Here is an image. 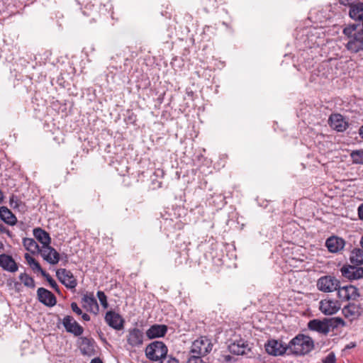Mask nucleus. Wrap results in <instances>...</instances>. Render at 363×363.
Wrapping results in <instances>:
<instances>
[{
    "label": "nucleus",
    "mask_w": 363,
    "mask_h": 363,
    "mask_svg": "<svg viewBox=\"0 0 363 363\" xmlns=\"http://www.w3.org/2000/svg\"><path fill=\"white\" fill-rule=\"evenodd\" d=\"M79 349L84 355L89 357L95 354V342L92 338L82 337L79 338Z\"/></svg>",
    "instance_id": "14"
},
{
    "label": "nucleus",
    "mask_w": 363,
    "mask_h": 363,
    "mask_svg": "<svg viewBox=\"0 0 363 363\" xmlns=\"http://www.w3.org/2000/svg\"><path fill=\"white\" fill-rule=\"evenodd\" d=\"M358 133L361 138L363 140V125L359 128Z\"/></svg>",
    "instance_id": "43"
},
{
    "label": "nucleus",
    "mask_w": 363,
    "mask_h": 363,
    "mask_svg": "<svg viewBox=\"0 0 363 363\" xmlns=\"http://www.w3.org/2000/svg\"><path fill=\"white\" fill-rule=\"evenodd\" d=\"M350 16L356 21H361L363 24V3L359 2L350 6Z\"/></svg>",
    "instance_id": "22"
},
{
    "label": "nucleus",
    "mask_w": 363,
    "mask_h": 363,
    "mask_svg": "<svg viewBox=\"0 0 363 363\" xmlns=\"http://www.w3.org/2000/svg\"><path fill=\"white\" fill-rule=\"evenodd\" d=\"M158 363H179V362L177 358L167 354L158 362Z\"/></svg>",
    "instance_id": "34"
},
{
    "label": "nucleus",
    "mask_w": 363,
    "mask_h": 363,
    "mask_svg": "<svg viewBox=\"0 0 363 363\" xmlns=\"http://www.w3.org/2000/svg\"><path fill=\"white\" fill-rule=\"evenodd\" d=\"M72 310L77 313V315L82 314V311L81 308L77 306V304L74 302L72 303L71 304Z\"/></svg>",
    "instance_id": "37"
},
{
    "label": "nucleus",
    "mask_w": 363,
    "mask_h": 363,
    "mask_svg": "<svg viewBox=\"0 0 363 363\" xmlns=\"http://www.w3.org/2000/svg\"><path fill=\"white\" fill-rule=\"evenodd\" d=\"M228 349L231 353L237 355L244 354L249 350L248 345L242 339L233 341L229 345Z\"/></svg>",
    "instance_id": "19"
},
{
    "label": "nucleus",
    "mask_w": 363,
    "mask_h": 363,
    "mask_svg": "<svg viewBox=\"0 0 363 363\" xmlns=\"http://www.w3.org/2000/svg\"><path fill=\"white\" fill-rule=\"evenodd\" d=\"M2 227H3V225L1 223H0V230H2Z\"/></svg>",
    "instance_id": "51"
},
{
    "label": "nucleus",
    "mask_w": 363,
    "mask_h": 363,
    "mask_svg": "<svg viewBox=\"0 0 363 363\" xmlns=\"http://www.w3.org/2000/svg\"><path fill=\"white\" fill-rule=\"evenodd\" d=\"M330 126L337 132H343L348 128V122L340 113L331 114L328 119Z\"/></svg>",
    "instance_id": "9"
},
{
    "label": "nucleus",
    "mask_w": 363,
    "mask_h": 363,
    "mask_svg": "<svg viewBox=\"0 0 363 363\" xmlns=\"http://www.w3.org/2000/svg\"><path fill=\"white\" fill-rule=\"evenodd\" d=\"M308 328L311 330L316 331L324 335H327L330 332L326 318L323 320L318 319L311 320L308 323Z\"/></svg>",
    "instance_id": "17"
},
{
    "label": "nucleus",
    "mask_w": 363,
    "mask_h": 363,
    "mask_svg": "<svg viewBox=\"0 0 363 363\" xmlns=\"http://www.w3.org/2000/svg\"><path fill=\"white\" fill-rule=\"evenodd\" d=\"M341 305L339 301L328 297L320 302V310L325 315H333L339 311Z\"/></svg>",
    "instance_id": "7"
},
{
    "label": "nucleus",
    "mask_w": 363,
    "mask_h": 363,
    "mask_svg": "<svg viewBox=\"0 0 363 363\" xmlns=\"http://www.w3.org/2000/svg\"><path fill=\"white\" fill-rule=\"evenodd\" d=\"M266 352L272 356H281L289 350L288 344L281 340L270 339L264 345Z\"/></svg>",
    "instance_id": "6"
},
{
    "label": "nucleus",
    "mask_w": 363,
    "mask_h": 363,
    "mask_svg": "<svg viewBox=\"0 0 363 363\" xmlns=\"http://www.w3.org/2000/svg\"><path fill=\"white\" fill-rule=\"evenodd\" d=\"M212 347L211 340L205 336H201L192 342L190 353L203 357L212 350Z\"/></svg>",
    "instance_id": "5"
},
{
    "label": "nucleus",
    "mask_w": 363,
    "mask_h": 363,
    "mask_svg": "<svg viewBox=\"0 0 363 363\" xmlns=\"http://www.w3.org/2000/svg\"><path fill=\"white\" fill-rule=\"evenodd\" d=\"M0 218L9 225H14L16 223V216L4 206L0 208Z\"/></svg>",
    "instance_id": "25"
},
{
    "label": "nucleus",
    "mask_w": 363,
    "mask_h": 363,
    "mask_svg": "<svg viewBox=\"0 0 363 363\" xmlns=\"http://www.w3.org/2000/svg\"><path fill=\"white\" fill-rule=\"evenodd\" d=\"M318 289L325 293L333 292L338 290L337 295H359L357 288L352 285H346L340 287V282L332 276H325L320 277L317 282Z\"/></svg>",
    "instance_id": "1"
},
{
    "label": "nucleus",
    "mask_w": 363,
    "mask_h": 363,
    "mask_svg": "<svg viewBox=\"0 0 363 363\" xmlns=\"http://www.w3.org/2000/svg\"><path fill=\"white\" fill-rule=\"evenodd\" d=\"M353 162L363 164V150H355L351 153Z\"/></svg>",
    "instance_id": "32"
},
{
    "label": "nucleus",
    "mask_w": 363,
    "mask_h": 363,
    "mask_svg": "<svg viewBox=\"0 0 363 363\" xmlns=\"http://www.w3.org/2000/svg\"><path fill=\"white\" fill-rule=\"evenodd\" d=\"M21 282L24 284L25 286L30 288L35 287V282L32 277H29L26 274H21L19 277Z\"/></svg>",
    "instance_id": "31"
},
{
    "label": "nucleus",
    "mask_w": 363,
    "mask_h": 363,
    "mask_svg": "<svg viewBox=\"0 0 363 363\" xmlns=\"http://www.w3.org/2000/svg\"><path fill=\"white\" fill-rule=\"evenodd\" d=\"M146 357L152 362H159L168 352L166 345L161 341H154L145 350Z\"/></svg>",
    "instance_id": "4"
},
{
    "label": "nucleus",
    "mask_w": 363,
    "mask_h": 363,
    "mask_svg": "<svg viewBox=\"0 0 363 363\" xmlns=\"http://www.w3.org/2000/svg\"><path fill=\"white\" fill-rule=\"evenodd\" d=\"M325 245L330 252L335 253L344 247L345 242L340 238L333 236L327 239Z\"/></svg>",
    "instance_id": "21"
},
{
    "label": "nucleus",
    "mask_w": 363,
    "mask_h": 363,
    "mask_svg": "<svg viewBox=\"0 0 363 363\" xmlns=\"http://www.w3.org/2000/svg\"><path fill=\"white\" fill-rule=\"evenodd\" d=\"M350 260L354 265L363 264V250L354 249L350 254Z\"/></svg>",
    "instance_id": "27"
},
{
    "label": "nucleus",
    "mask_w": 363,
    "mask_h": 363,
    "mask_svg": "<svg viewBox=\"0 0 363 363\" xmlns=\"http://www.w3.org/2000/svg\"><path fill=\"white\" fill-rule=\"evenodd\" d=\"M323 363H336V357L333 352H330L323 360Z\"/></svg>",
    "instance_id": "36"
},
{
    "label": "nucleus",
    "mask_w": 363,
    "mask_h": 363,
    "mask_svg": "<svg viewBox=\"0 0 363 363\" xmlns=\"http://www.w3.org/2000/svg\"><path fill=\"white\" fill-rule=\"evenodd\" d=\"M35 238L43 245L47 246L50 243V237L44 230L38 228L33 230Z\"/></svg>",
    "instance_id": "24"
},
{
    "label": "nucleus",
    "mask_w": 363,
    "mask_h": 363,
    "mask_svg": "<svg viewBox=\"0 0 363 363\" xmlns=\"http://www.w3.org/2000/svg\"><path fill=\"white\" fill-rule=\"evenodd\" d=\"M344 297H345L347 300H349V299H350V298H351L352 296H344Z\"/></svg>",
    "instance_id": "49"
},
{
    "label": "nucleus",
    "mask_w": 363,
    "mask_h": 363,
    "mask_svg": "<svg viewBox=\"0 0 363 363\" xmlns=\"http://www.w3.org/2000/svg\"><path fill=\"white\" fill-rule=\"evenodd\" d=\"M340 272L344 277L350 280L359 279L363 277V267L345 265L341 268Z\"/></svg>",
    "instance_id": "11"
},
{
    "label": "nucleus",
    "mask_w": 363,
    "mask_h": 363,
    "mask_svg": "<svg viewBox=\"0 0 363 363\" xmlns=\"http://www.w3.org/2000/svg\"><path fill=\"white\" fill-rule=\"evenodd\" d=\"M357 211L359 219L363 220V203L358 207Z\"/></svg>",
    "instance_id": "41"
},
{
    "label": "nucleus",
    "mask_w": 363,
    "mask_h": 363,
    "mask_svg": "<svg viewBox=\"0 0 363 363\" xmlns=\"http://www.w3.org/2000/svg\"><path fill=\"white\" fill-rule=\"evenodd\" d=\"M96 295H99V296H101V295H104V293L101 291H99L96 294Z\"/></svg>",
    "instance_id": "47"
},
{
    "label": "nucleus",
    "mask_w": 363,
    "mask_h": 363,
    "mask_svg": "<svg viewBox=\"0 0 363 363\" xmlns=\"http://www.w3.org/2000/svg\"><path fill=\"white\" fill-rule=\"evenodd\" d=\"M291 354L302 356L309 353L314 348V342L309 336L298 334L288 343Z\"/></svg>",
    "instance_id": "3"
},
{
    "label": "nucleus",
    "mask_w": 363,
    "mask_h": 363,
    "mask_svg": "<svg viewBox=\"0 0 363 363\" xmlns=\"http://www.w3.org/2000/svg\"><path fill=\"white\" fill-rule=\"evenodd\" d=\"M40 252L43 259L51 264H55L60 261L59 253L50 245L43 246Z\"/></svg>",
    "instance_id": "13"
},
{
    "label": "nucleus",
    "mask_w": 363,
    "mask_h": 363,
    "mask_svg": "<svg viewBox=\"0 0 363 363\" xmlns=\"http://www.w3.org/2000/svg\"><path fill=\"white\" fill-rule=\"evenodd\" d=\"M106 323L115 330H121L123 328V320L121 316L113 312L108 311L105 315Z\"/></svg>",
    "instance_id": "15"
},
{
    "label": "nucleus",
    "mask_w": 363,
    "mask_h": 363,
    "mask_svg": "<svg viewBox=\"0 0 363 363\" xmlns=\"http://www.w3.org/2000/svg\"><path fill=\"white\" fill-rule=\"evenodd\" d=\"M143 333L138 328H133L128 331L127 342L132 347H139L143 343Z\"/></svg>",
    "instance_id": "12"
},
{
    "label": "nucleus",
    "mask_w": 363,
    "mask_h": 363,
    "mask_svg": "<svg viewBox=\"0 0 363 363\" xmlns=\"http://www.w3.org/2000/svg\"><path fill=\"white\" fill-rule=\"evenodd\" d=\"M167 332V327L165 325H153L147 331L146 335L149 339H154L163 337Z\"/></svg>",
    "instance_id": "20"
},
{
    "label": "nucleus",
    "mask_w": 363,
    "mask_h": 363,
    "mask_svg": "<svg viewBox=\"0 0 363 363\" xmlns=\"http://www.w3.org/2000/svg\"><path fill=\"white\" fill-rule=\"evenodd\" d=\"M18 199L16 196H12L10 199V204L13 208H17L18 206Z\"/></svg>",
    "instance_id": "39"
},
{
    "label": "nucleus",
    "mask_w": 363,
    "mask_h": 363,
    "mask_svg": "<svg viewBox=\"0 0 363 363\" xmlns=\"http://www.w3.org/2000/svg\"><path fill=\"white\" fill-rule=\"evenodd\" d=\"M340 3L342 4H345L344 0H340Z\"/></svg>",
    "instance_id": "50"
},
{
    "label": "nucleus",
    "mask_w": 363,
    "mask_h": 363,
    "mask_svg": "<svg viewBox=\"0 0 363 363\" xmlns=\"http://www.w3.org/2000/svg\"><path fill=\"white\" fill-rule=\"evenodd\" d=\"M0 267L10 272H15L18 269L16 262L12 257L6 254L0 255Z\"/></svg>",
    "instance_id": "18"
},
{
    "label": "nucleus",
    "mask_w": 363,
    "mask_h": 363,
    "mask_svg": "<svg viewBox=\"0 0 363 363\" xmlns=\"http://www.w3.org/2000/svg\"><path fill=\"white\" fill-rule=\"evenodd\" d=\"M329 331L333 330L335 328L339 327H344L345 325V322L344 320L339 317L332 318H326Z\"/></svg>",
    "instance_id": "29"
},
{
    "label": "nucleus",
    "mask_w": 363,
    "mask_h": 363,
    "mask_svg": "<svg viewBox=\"0 0 363 363\" xmlns=\"http://www.w3.org/2000/svg\"><path fill=\"white\" fill-rule=\"evenodd\" d=\"M37 295H53L50 291L44 289V288H38L37 291Z\"/></svg>",
    "instance_id": "40"
},
{
    "label": "nucleus",
    "mask_w": 363,
    "mask_h": 363,
    "mask_svg": "<svg viewBox=\"0 0 363 363\" xmlns=\"http://www.w3.org/2000/svg\"><path fill=\"white\" fill-rule=\"evenodd\" d=\"M23 244L25 248L31 253L40 252V250L38 243L33 238H24Z\"/></svg>",
    "instance_id": "28"
},
{
    "label": "nucleus",
    "mask_w": 363,
    "mask_h": 363,
    "mask_svg": "<svg viewBox=\"0 0 363 363\" xmlns=\"http://www.w3.org/2000/svg\"><path fill=\"white\" fill-rule=\"evenodd\" d=\"M99 301L101 304V306L104 307V308H107L108 306V302H107V296H98Z\"/></svg>",
    "instance_id": "38"
},
{
    "label": "nucleus",
    "mask_w": 363,
    "mask_h": 363,
    "mask_svg": "<svg viewBox=\"0 0 363 363\" xmlns=\"http://www.w3.org/2000/svg\"><path fill=\"white\" fill-rule=\"evenodd\" d=\"M57 277L59 280L66 287L69 289H74L77 286V281L72 273L65 269H60L56 272Z\"/></svg>",
    "instance_id": "10"
},
{
    "label": "nucleus",
    "mask_w": 363,
    "mask_h": 363,
    "mask_svg": "<svg viewBox=\"0 0 363 363\" xmlns=\"http://www.w3.org/2000/svg\"><path fill=\"white\" fill-rule=\"evenodd\" d=\"M355 347V344H354V343H353V342H350V344H348V345H347L345 346V349H346V350H347V349H351V348H353V347Z\"/></svg>",
    "instance_id": "44"
},
{
    "label": "nucleus",
    "mask_w": 363,
    "mask_h": 363,
    "mask_svg": "<svg viewBox=\"0 0 363 363\" xmlns=\"http://www.w3.org/2000/svg\"><path fill=\"white\" fill-rule=\"evenodd\" d=\"M90 363H103V362L99 358H94L91 361Z\"/></svg>",
    "instance_id": "45"
},
{
    "label": "nucleus",
    "mask_w": 363,
    "mask_h": 363,
    "mask_svg": "<svg viewBox=\"0 0 363 363\" xmlns=\"http://www.w3.org/2000/svg\"><path fill=\"white\" fill-rule=\"evenodd\" d=\"M186 363H204L203 359H201V357L192 354L191 357H189L186 361Z\"/></svg>",
    "instance_id": "35"
},
{
    "label": "nucleus",
    "mask_w": 363,
    "mask_h": 363,
    "mask_svg": "<svg viewBox=\"0 0 363 363\" xmlns=\"http://www.w3.org/2000/svg\"><path fill=\"white\" fill-rule=\"evenodd\" d=\"M62 325L67 333L75 336H79L84 332L83 328L70 315H66L63 318Z\"/></svg>",
    "instance_id": "8"
},
{
    "label": "nucleus",
    "mask_w": 363,
    "mask_h": 363,
    "mask_svg": "<svg viewBox=\"0 0 363 363\" xmlns=\"http://www.w3.org/2000/svg\"><path fill=\"white\" fill-rule=\"evenodd\" d=\"M363 313L362 308L359 305L355 303H350L342 308V313L345 317L350 318L351 320L357 319Z\"/></svg>",
    "instance_id": "16"
},
{
    "label": "nucleus",
    "mask_w": 363,
    "mask_h": 363,
    "mask_svg": "<svg viewBox=\"0 0 363 363\" xmlns=\"http://www.w3.org/2000/svg\"><path fill=\"white\" fill-rule=\"evenodd\" d=\"M361 26H362V28H363V24H362Z\"/></svg>",
    "instance_id": "52"
},
{
    "label": "nucleus",
    "mask_w": 363,
    "mask_h": 363,
    "mask_svg": "<svg viewBox=\"0 0 363 363\" xmlns=\"http://www.w3.org/2000/svg\"><path fill=\"white\" fill-rule=\"evenodd\" d=\"M24 257L28 264L30 266V267L35 273H40L41 274H43V272L45 271L42 269L40 264L38 261H36L28 253H26Z\"/></svg>",
    "instance_id": "26"
},
{
    "label": "nucleus",
    "mask_w": 363,
    "mask_h": 363,
    "mask_svg": "<svg viewBox=\"0 0 363 363\" xmlns=\"http://www.w3.org/2000/svg\"><path fill=\"white\" fill-rule=\"evenodd\" d=\"M4 244L0 241V251L4 250Z\"/></svg>",
    "instance_id": "46"
},
{
    "label": "nucleus",
    "mask_w": 363,
    "mask_h": 363,
    "mask_svg": "<svg viewBox=\"0 0 363 363\" xmlns=\"http://www.w3.org/2000/svg\"><path fill=\"white\" fill-rule=\"evenodd\" d=\"M361 245H362V247L363 248V235H362V238L361 239Z\"/></svg>",
    "instance_id": "48"
},
{
    "label": "nucleus",
    "mask_w": 363,
    "mask_h": 363,
    "mask_svg": "<svg viewBox=\"0 0 363 363\" xmlns=\"http://www.w3.org/2000/svg\"><path fill=\"white\" fill-rule=\"evenodd\" d=\"M347 39L345 47L351 52L363 50V28L361 25L352 23L346 26L342 31Z\"/></svg>",
    "instance_id": "2"
},
{
    "label": "nucleus",
    "mask_w": 363,
    "mask_h": 363,
    "mask_svg": "<svg viewBox=\"0 0 363 363\" xmlns=\"http://www.w3.org/2000/svg\"><path fill=\"white\" fill-rule=\"evenodd\" d=\"M84 307L89 311L97 314L99 311V307L97 299L95 296H84L82 299Z\"/></svg>",
    "instance_id": "23"
},
{
    "label": "nucleus",
    "mask_w": 363,
    "mask_h": 363,
    "mask_svg": "<svg viewBox=\"0 0 363 363\" xmlns=\"http://www.w3.org/2000/svg\"><path fill=\"white\" fill-rule=\"evenodd\" d=\"M42 275L49 282L51 287L53 288L56 291V292H57L58 294H60V291L58 288V285L56 283V281L46 272H43Z\"/></svg>",
    "instance_id": "33"
},
{
    "label": "nucleus",
    "mask_w": 363,
    "mask_h": 363,
    "mask_svg": "<svg viewBox=\"0 0 363 363\" xmlns=\"http://www.w3.org/2000/svg\"><path fill=\"white\" fill-rule=\"evenodd\" d=\"M38 301L46 306L52 307L57 303L56 296H38Z\"/></svg>",
    "instance_id": "30"
},
{
    "label": "nucleus",
    "mask_w": 363,
    "mask_h": 363,
    "mask_svg": "<svg viewBox=\"0 0 363 363\" xmlns=\"http://www.w3.org/2000/svg\"><path fill=\"white\" fill-rule=\"evenodd\" d=\"M82 318L85 321H89L90 320V316L87 313H82Z\"/></svg>",
    "instance_id": "42"
}]
</instances>
